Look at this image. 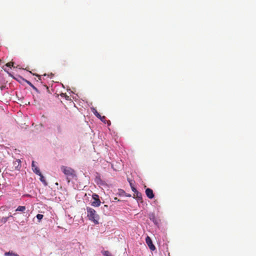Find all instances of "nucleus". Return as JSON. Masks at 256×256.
<instances>
[{
  "mask_svg": "<svg viewBox=\"0 0 256 256\" xmlns=\"http://www.w3.org/2000/svg\"><path fill=\"white\" fill-rule=\"evenodd\" d=\"M62 171L66 176V180L69 183L70 180L76 179V174L75 170L72 168L66 166H62L60 168Z\"/></svg>",
  "mask_w": 256,
  "mask_h": 256,
  "instance_id": "nucleus-1",
  "label": "nucleus"
},
{
  "mask_svg": "<svg viewBox=\"0 0 256 256\" xmlns=\"http://www.w3.org/2000/svg\"><path fill=\"white\" fill-rule=\"evenodd\" d=\"M87 216L88 219L93 222L95 224H98V220L99 216L96 214V211L92 208L90 207L86 208Z\"/></svg>",
  "mask_w": 256,
  "mask_h": 256,
  "instance_id": "nucleus-2",
  "label": "nucleus"
},
{
  "mask_svg": "<svg viewBox=\"0 0 256 256\" xmlns=\"http://www.w3.org/2000/svg\"><path fill=\"white\" fill-rule=\"evenodd\" d=\"M92 198L94 201L92 202L91 205L94 207H98L101 204L99 196L96 194H94L92 195Z\"/></svg>",
  "mask_w": 256,
  "mask_h": 256,
  "instance_id": "nucleus-3",
  "label": "nucleus"
},
{
  "mask_svg": "<svg viewBox=\"0 0 256 256\" xmlns=\"http://www.w3.org/2000/svg\"><path fill=\"white\" fill-rule=\"evenodd\" d=\"M21 168V161L19 159H17L13 162V166L12 167V171L16 170H20Z\"/></svg>",
  "mask_w": 256,
  "mask_h": 256,
  "instance_id": "nucleus-4",
  "label": "nucleus"
},
{
  "mask_svg": "<svg viewBox=\"0 0 256 256\" xmlns=\"http://www.w3.org/2000/svg\"><path fill=\"white\" fill-rule=\"evenodd\" d=\"M146 242L151 250L153 251L155 250V246L153 244L152 240L150 236H148L146 238Z\"/></svg>",
  "mask_w": 256,
  "mask_h": 256,
  "instance_id": "nucleus-5",
  "label": "nucleus"
},
{
  "mask_svg": "<svg viewBox=\"0 0 256 256\" xmlns=\"http://www.w3.org/2000/svg\"><path fill=\"white\" fill-rule=\"evenodd\" d=\"M146 194L149 198L152 199L154 197L153 191L150 188H147L146 190Z\"/></svg>",
  "mask_w": 256,
  "mask_h": 256,
  "instance_id": "nucleus-6",
  "label": "nucleus"
},
{
  "mask_svg": "<svg viewBox=\"0 0 256 256\" xmlns=\"http://www.w3.org/2000/svg\"><path fill=\"white\" fill-rule=\"evenodd\" d=\"M32 168L33 171L38 175H40V172L38 168L35 165V162L34 161H32Z\"/></svg>",
  "mask_w": 256,
  "mask_h": 256,
  "instance_id": "nucleus-7",
  "label": "nucleus"
},
{
  "mask_svg": "<svg viewBox=\"0 0 256 256\" xmlns=\"http://www.w3.org/2000/svg\"><path fill=\"white\" fill-rule=\"evenodd\" d=\"M149 218L152 221L154 224H158V222H157V220L156 218L155 215L154 214H150L149 215Z\"/></svg>",
  "mask_w": 256,
  "mask_h": 256,
  "instance_id": "nucleus-8",
  "label": "nucleus"
},
{
  "mask_svg": "<svg viewBox=\"0 0 256 256\" xmlns=\"http://www.w3.org/2000/svg\"><path fill=\"white\" fill-rule=\"evenodd\" d=\"M134 198H137L138 200H142V194L137 190L136 192L134 193Z\"/></svg>",
  "mask_w": 256,
  "mask_h": 256,
  "instance_id": "nucleus-9",
  "label": "nucleus"
},
{
  "mask_svg": "<svg viewBox=\"0 0 256 256\" xmlns=\"http://www.w3.org/2000/svg\"><path fill=\"white\" fill-rule=\"evenodd\" d=\"M92 112L98 118H101L100 114L98 112L97 110L94 108H91Z\"/></svg>",
  "mask_w": 256,
  "mask_h": 256,
  "instance_id": "nucleus-10",
  "label": "nucleus"
},
{
  "mask_svg": "<svg viewBox=\"0 0 256 256\" xmlns=\"http://www.w3.org/2000/svg\"><path fill=\"white\" fill-rule=\"evenodd\" d=\"M5 256H19L16 254L12 252H8L4 253Z\"/></svg>",
  "mask_w": 256,
  "mask_h": 256,
  "instance_id": "nucleus-11",
  "label": "nucleus"
},
{
  "mask_svg": "<svg viewBox=\"0 0 256 256\" xmlns=\"http://www.w3.org/2000/svg\"><path fill=\"white\" fill-rule=\"evenodd\" d=\"M26 209V208L25 206H18L16 210V211L24 212Z\"/></svg>",
  "mask_w": 256,
  "mask_h": 256,
  "instance_id": "nucleus-12",
  "label": "nucleus"
},
{
  "mask_svg": "<svg viewBox=\"0 0 256 256\" xmlns=\"http://www.w3.org/2000/svg\"><path fill=\"white\" fill-rule=\"evenodd\" d=\"M12 216L10 214V215H9L8 216H7V217H2L1 219V222L2 223H6L8 221V218L10 217H12Z\"/></svg>",
  "mask_w": 256,
  "mask_h": 256,
  "instance_id": "nucleus-13",
  "label": "nucleus"
},
{
  "mask_svg": "<svg viewBox=\"0 0 256 256\" xmlns=\"http://www.w3.org/2000/svg\"><path fill=\"white\" fill-rule=\"evenodd\" d=\"M40 176V180L44 184H46V182L44 179V176H42V174L40 173V175H39Z\"/></svg>",
  "mask_w": 256,
  "mask_h": 256,
  "instance_id": "nucleus-14",
  "label": "nucleus"
},
{
  "mask_svg": "<svg viewBox=\"0 0 256 256\" xmlns=\"http://www.w3.org/2000/svg\"><path fill=\"white\" fill-rule=\"evenodd\" d=\"M103 254L105 256H112L110 252L106 250L103 252Z\"/></svg>",
  "mask_w": 256,
  "mask_h": 256,
  "instance_id": "nucleus-15",
  "label": "nucleus"
},
{
  "mask_svg": "<svg viewBox=\"0 0 256 256\" xmlns=\"http://www.w3.org/2000/svg\"><path fill=\"white\" fill-rule=\"evenodd\" d=\"M44 216L41 214H38L36 215V218L38 220V221L40 222V220L43 218Z\"/></svg>",
  "mask_w": 256,
  "mask_h": 256,
  "instance_id": "nucleus-16",
  "label": "nucleus"
},
{
  "mask_svg": "<svg viewBox=\"0 0 256 256\" xmlns=\"http://www.w3.org/2000/svg\"><path fill=\"white\" fill-rule=\"evenodd\" d=\"M102 122H104L105 124L106 123V116H101V118H99Z\"/></svg>",
  "mask_w": 256,
  "mask_h": 256,
  "instance_id": "nucleus-17",
  "label": "nucleus"
},
{
  "mask_svg": "<svg viewBox=\"0 0 256 256\" xmlns=\"http://www.w3.org/2000/svg\"><path fill=\"white\" fill-rule=\"evenodd\" d=\"M6 66H7L8 67H11V66H13V62H8L6 64Z\"/></svg>",
  "mask_w": 256,
  "mask_h": 256,
  "instance_id": "nucleus-18",
  "label": "nucleus"
},
{
  "mask_svg": "<svg viewBox=\"0 0 256 256\" xmlns=\"http://www.w3.org/2000/svg\"><path fill=\"white\" fill-rule=\"evenodd\" d=\"M26 82H27V84H28L30 86L36 89V88L32 84V83L28 81V80H26Z\"/></svg>",
  "mask_w": 256,
  "mask_h": 256,
  "instance_id": "nucleus-19",
  "label": "nucleus"
},
{
  "mask_svg": "<svg viewBox=\"0 0 256 256\" xmlns=\"http://www.w3.org/2000/svg\"><path fill=\"white\" fill-rule=\"evenodd\" d=\"M132 188V192H134H134H136L137 191V190H136V189L134 188V186H132V188Z\"/></svg>",
  "mask_w": 256,
  "mask_h": 256,
  "instance_id": "nucleus-20",
  "label": "nucleus"
},
{
  "mask_svg": "<svg viewBox=\"0 0 256 256\" xmlns=\"http://www.w3.org/2000/svg\"><path fill=\"white\" fill-rule=\"evenodd\" d=\"M129 182H130V186L131 188H132V186H134L133 184H132V182L129 181Z\"/></svg>",
  "mask_w": 256,
  "mask_h": 256,
  "instance_id": "nucleus-21",
  "label": "nucleus"
},
{
  "mask_svg": "<svg viewBox=\"0 0 256 256\" xmlns=\"http://www.w3.org/2000/svg\"><path fill=\"white\" fill-rule=\"evenodd\" d=\"M106 123L108 124V125H110V120L106 121Z\"/></svg>",
  "mask_w": 256,
  "mask_h": 256,
  "instance_id": "nucleus-22",
  "label": "nucleus"
},
{
  "mask_svg": "<svg viewBox=\"0 0 256 256\" xmlns=\"http://www.w3.org/2000/svg\"><path fill=\"white\" fill-rule=\"evenodd\" d=\"M36 76L38 77V79L40 80V76L36 74Z\"/></svg>",
  "mask_w": 256,
  "mask_h": 256,
  "instance_id": "nucleus-23",
  "label": "nucleus"
},
{
  "mask_svg": "<svg viewBox=\"0 0 256 256\" xmlns=\"http://www.w3.org/2000/svg\"><path fill=\"white\" fill-rule=\"evenodd\" d=\"M104 206H105V208H106V207H108V206L107 205H105Z\"/></svg>",
  "mask_w": 256,
  "mask_h": 256,
  "instance_id": "nucleus-24",
  "label": "nucleus"
}]
</instances>
